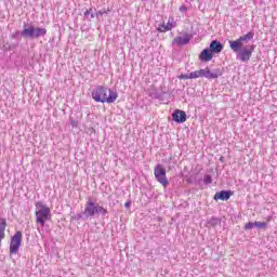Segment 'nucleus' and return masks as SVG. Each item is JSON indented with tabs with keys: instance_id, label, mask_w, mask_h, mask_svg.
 <instances>
[{
	"instance_id": "8",
	"label": "nucleus",
	"mask_w": 277,
	"mask_h": 277,
	"mask_svg": "<svg viewBox=\"0 0 277 277\" xmlns=\"http://www.w3.org/2000/svg\"><path fill=\"white\" fill-rule=\"evenodd\" d=\"M189 40H192V35L184 34V36L175 37L173 44H175V47H185V44H189Z\"/></svg>"
},
{
	"instance_id": "11",
	"label": "nucleus",
	"mask_w": 277,
	"mask_h": 277,
	"mask_svg": "<svg viewBox=\"0 0 277 277\" xmlns=\"http://www.w3.org/2000/svg\"><path fill=\"white\" fill-rule=\"evenodd\" d=\"M230 196H233L232 190H221L215 193L214 200H229Z\"/></svg>"
},
{
	"instance_id": "6",
	"label": "nucleus",
	"mask_w": 277,
	"mask_h": 277,
	"mask_svg": "<svg viewBox=\"0 0 277 277\" xmlns=\"http://www.w3.org/2000/svg\"><path fill=\"white\" fill-rule=\"evenodd\" d=\"M95 213L107 215V209L103 208L102 206L96 207L94 202L88 201L84 209V215H87V217H92Z\"/></svg>"
},
{
	"instance_id": "21",
	"label": "nucleus",
	"mask_w": 277,
	"mask_h": 277,
	"mask_svg": "<svg viewBox=\"0 0 277 277\" xmlns=\"http://www.w3.org/2000/svg\"><path fill=\"white\" fill-rule=\"evenodd\" d=\"M180 12H187V6L182 5V6L180 8Z\"/></svg>"
},
{
	"instance_id": "24",
	"label": "nucleus",
	"mask_w": 277,
	"mask_h": 277,
	"mask_svg": "<svg viewBox=\"0 0 277 277\" xmlns=\"http://www.w3.org/2000/svg\"><path fill=\"white\" fill-rule=\"evenodd\" d=\"M97 14H98L100 16H103V14H107V12H105V11H104V12H103V11H98Z\"/></svg>"
},
{
	"instance_id": "15",
	"label": "nucleus",
	"mask_w": 277,
	"mask_h": 277,
	"mask_svg": "<svg viewBox=\"0 0 277 277\" xmlns=\"http://www.w3.org/2000/svg\"><path fill=\"white\" fill-rule=\"evenodd\" d=\"M200 77H205V69H198L190 72L192 79H200Z\"/></svg>"
},
{
	"instance_id": "10",
	"label": "nucleus",
	"mask_w": 277,
	"mask_h": 277,
	"mask_svg": "<svg viewBox=\"0 0 277 277\" xmlns=\"http://www.w3.org/2000/svg\"><path fill=\"white\" fill-rule=\"evenodd\" d=\"M203 77H206V79H217L219 77H222V70L220 69H214L213 71H211V69L209 67L203 68Z\"/></svg>"
},
{
	"instance_id": "7",
	"label": "nucleus",
	"mask_w": 277,
	"mask_h": 277,
	"mask_svg": "<svg viewBox=\"0 0 277 277\" xmlns=\"http://www.w3.org/2000/svg\"><path fill=\"white\" fill-rule=\"evenodd\" d=\"M23 241V233L16 232L11 239L10 243V254H16L21 250V243Z\"/></svg>"
},
{
	"instance_id": "28",
	"label": "nucleus",
	"mask_w": 277,
	"mask_h": 277,
	"mask_svg": "<svg viewBox=\"0 0 277 277\" xmlns=\"http://www.w3.org/2000/svg\"><path fill=\"white\" fill-rule=\"evenodd\" d=\"M267 222H272V216H268V217H267Z\"/></svg>"
},
{
	"instance_id": "25",
	"label": "nucleus",
	"mask_w": 277,
	"mask_h": 277,
	"mask_svg": "<svg viewBox=\"0 0 277 277\" xmlns=\"http://www.w3.org/2000/svg\"><path fill=\"white\" fill-rule=\"evenodd\" d=\"M77 124H78V122H77V121H75V120H74V121H71V126H72V127H77Z\"/></svg>"
},
{
	"instance_id": "14",
	"label": "nucleus",
	"mask_w": 277,
	"mask_h": 277,
	"mask_svg": "<svg viewBox=\"0 0 277 277\" xmlns=\"http://www.w3.org/2000/svg\"><path fill=\"white\" fill-rule=\"evenodd\" d=\"M223 49H224V45H222L220 41L214 40L210 43V51L212 53H222Z\"/></svg>"
},
{
	"instance_id": "22",
	"label": "nucleus",
	"mask_w": 277,
	"mask_h": 277,
	"mask_svg": "<svg viewBox=\"0 0 277 277\" xmlns=\"http://www.w3.org/2000/svg\"><path fill=\"white\" fill-rule=\"evenodd\" d=\"M124 208H126V209H130V208H131V201H127V202L124 203Z\"/></svg>"
},
{
	"instance_id": "3",
	"label": "nucleus",
	"mask_w": 277,
	"mask_h": 277,
	"mask_svg": "<svg viewBox=\"0 0 277 277\" xmlns=\"http://www.w3.org/2000/svg\"><path fill=\"white\" fill-rule=\"evenodd\" d=\"M35 207L38 209L36 211V222L44 226V223L51 219V208L43 205L42 201H37Z\"/></svg>"
},
{
	"instance_id": "12",
	"label": "nucleus",
	"mask_w": 277,
	"mask_h": 277,
	"mask_svg": "<svg viewBox=\"0 0 277 277\" xmlns=\"http://www.w3.org/2000/svg\"><path fill=\"white\" fill-rule=\"evenodd\" d=\"M5 228H8V220L5 217H0V246L1 241L5 239Z\"/></svg>"
},
{
	"instance_id": "26",
	"label": "nucleus",
	"mask_w": 277,
	"mask_h": 277,
	"mask_svg": "<svg viewBox=\"0 0 277 277\" xmlns=\"http://www.w3.org/2000/svg\"><path fill=\"white\" fill-rule=\"evenodd\" d=\"M179 79H184L185 80V76L182 74L181 76H179Z\"/></svg>"
},
{
	"instance_id": "17",
	"label": "nucleus",
	"mask_w": 277,
	"mask_h": 277,
	"mask_svg": "<svg viewBox=\"0 0 277 277\" xmlns=\"http://www.w3.org/2000/svg\"><path fill=\"white\" fill-rule=\"evenodd\" d=\"M254 225L256 228H267V223H265V222L255 221Z\"/></svg>"
},
{
	"instance_id": "9",
	"label": "nucleus",
	"mask_w": 277,
	"mask_h": 277,
	"mask_svg": "<svg viewBox=\"0 0 277 277\" xmlns=\"http://www.w3.org/2000/svg\"><path fill=\"white\" fill-rule=\"evenodd\" d=\"M172 118L174 122H177L179 124L187 121V114L184 110L175 109L172 114Z\"/></svg>"
},
{
	"instance_id": "16",
	"label": "nucleus",
	"mask_w": 277,
	"mask_h": 277,
	"mask_svg": "<svg viewBox=\"0 0 277 277\" xmlns=\"http://www.w3.org/2000/svg\"><path fill=\"white\" fill-rule=\"evenodd\" d=\"M174 28V17H169L168 23L166 27L162 29V31H172Z\"/></svg>"
},
{
	"instance_id": "4",
	"label": "nucleus",
	"mask_w": 277,
	"mask_h": 277,
	"mask_svg": "<svg viewBox=\"0 0 277 277\" xmlns=\"http://www.w3.org/2000/svg\"><path fill=\"white\" fill-rule=\"evenodd\" d=\"M22 36H24V38H40L42 36H47V28H40V27H34V26H29L27 28H24L22 31Z\"/></svg>"
},
{
	"instance_id": "27",
	"label": "nucleus",
	"mask_w": 277,
	"mask_h": 277,
	"mask_svg": "<svg viewBox=\"0 0 277 277\" xmlns=\"http://www.w3.org/2000/svg\"><path fill=\"white\" fill-rule=\"evenodd\" d=\"M89 14H90L89 10L84 12V16H88Z\"/></svg>"
},
{
	"instance_id": "2",
	"label": "nucleus",
	"mask_w": 277,
	"mask_h": 277,
	"mask_svg": "<svg viewBox=\"0 0 277 277\" xmlns=\"http://www.w3.org/2000/svg\"><path fill=\"white\" fill-rule=\"evenodd\" d=\"M91 96L95 103H107L108 105L116 103L118 100V93L105 85H97L92 91Z\"/></svg>"
},
{
	"instance_id": "19",
	"label": "nucleus",
	"mask_w": 277,
	"mask_h": 277,
	"mask_svg": "<svg viewBox=\"0 0 277 277\" xmlns=\"http://www.w3.org/2000/svg\"><path fill=\"white\" fill-rule=\"evenodd\" d=\"M166 25H167V24H161V25L157 28V31H159L160 34H166L167 30H163V29H166Z\"/></svg>"
},
{
	"instance_id": "18",
	"label": "nucleus",
	"mask_w": 277,
	"mask_h": 277,
	"mask_svg": "<svg viewBox=\"0 0 277 277\" xmlns=\"http://www.w3.org/2000/svg\"><path fill=\"white\" fill-rule=\"evenodd\" d=\"M254 223L249 222L245 225V230H252V228H254Z\"/></svg>"
},
{
	"instance_id": "5",
	"label": "nucleus",
	"mask_w": 277,
	"mask_h": 277,
	"mask_svg": "<svg viewBox=\"0 0 277 277\" xmlns=\"http://www.w3.org/2000/svg\"><path fill=\"white\" fill-rule=\"evenodd\" d=\"M154 176L162 187H168L170 185V182L168 181V175H166V168H163L162 164H157L154 168Z\"/></svg>"
},
{
	"instance_id": "13",
	"label": "nucleus",
	"mask_w": 277,
	"mask_h": 277,
	"mask_svg": "<svg viewBox=\"0 0 277 277\" xmlns=\"http://www.w3.org/2000/svg\"><path fill=\"white\" fill-rule=\"evenodd\" d=\"M199 60L201 62H211L213 60V53L209 49H205L200 54H199Z\"/></svg>"
},
{
	"instance_id": "23",
	"label": "nucleus",
	"mask_w": 277,
	"mask_h": 277,
	"mask_svg": "<svg viewBox=\"0 0 277 277\" xmlns=\"http://www.w3.org/2000/svg\"><path fill=\"white\" fill-rule=\"evenodd\" d=\"M187 79H192V74H189V75H184V80H187Z\"/></svg>"
},
{
	"instance_id": "1",
	"label": "nucleus",
	"mask_w": 277,
	"mask_h": 277,
	"mask_svg": "<svg viewBox=\"0 0 277 277\" xmlns=\"http://www.w3.org/2000/svg\"><path fill=\"white\" fill-rule=\"evenodd\" d=\"M254 35L252 32H247L245 36L239 37L236 40L229 41V49L237 53L240 62H250L252 57V53H254V45L243 47V42H248V40H252Z\"/></svg>"
},
{
	"instance_id": "20",
	"label": "nucleus",
	"mask_w": 277,
	"mask_h": 277,
	"mask_svg": "<svg viewBox=\"0 0 277 277\" xmlns=\"http://www.w3.org/2000/svg\"><path fill=\"white\" fill-rule=\"evenodd\" d=\"M205 183L209 184V183H212V180L210 177V175H206L205 179H203Z\"/></svg>"
}]
</instances>
